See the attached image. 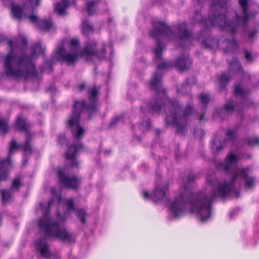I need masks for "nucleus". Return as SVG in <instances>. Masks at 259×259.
Returning <instances> with one entry per match:
<instances>
[{"label":"nucleus","instance_id":"49","mask_svg":"<svg viewBox=\"0 0 259 259\" xmlns=\"http://www.w3.org/2000/svg\"><path fill=\"white\" fill-rule=\"evenodd\" d=\"M4 3L6 5H10L11 7L14 5L13 0H3Z\"/></svg>","mask_w":259,"mask_h":259},{"label":"nucleus","instance_id":"31","mask_svg":"<svg viewBox=\"0 0 259 259\" xmlns=\"http://www.w3.org/2000/svg\"><path fill=\"white\" fill-rule=\"evenodd\" d=\"M22 183L19 178L15 179L12 183V185L10 188H12V191L14 192V190H16L17 192H19L20 190V188L22 186Z\"/></svg>","mask_w":259,"mask_h":259},{"label":"nucleus","instance_id":"18","mask_svg":"<svg viewBox=\"0 0 259 259\" xmlns=\"http://www.w3.org/2000/svg\"><path fill=\"white\" fill-rule=\"evenodd\" d=\"M32 136L30 132H27L25 137V142L20 145V147L22 149L25 154H31L33 152V147L31 143Z\"/></svg>","mask_w":259,"mask_h":259},{"label":"nucleus","instance_id":"32","mask_svg":"<svg viewBox=\"0 0 259 259\" xmlns=\"http://www.w3.org/2000/svg\"><path fill=\"white\" fill-rule=\"evenodd\" d=\"M216 139L213 140L211 148L215 152L218 153L224 148V145L226 143L227 140L224 139V144L220 143L219 145H216Z\"/></svg>","mask_w":259,"mask_h":259},{"label":"nucleus","instance_id":"27","mask_svg":"<svg viewBox=\"0 0 259 259\" xmlns=\"http://www.w3.org/2000/svg\"><path fill=\"white\" fill-rule=\"evenodd\" d=\"M67 0H62L61 2L56 5L55 11H57L59 15H63L64 14L67 7Z\"/></svg>","mask_w":259,"mask_h":259},{"label":"nucleus","instance_id":"57","mask_svg":"<svg viewBox=\"0 0 259 259\" xmlns=\"http://www.w3.org/2000/svg\"><path fill=\"white\" fill-rule=\"evenodd\" d=\"M155 132L156 135L159 136L161 132V130L160 129H156Z\"/></svg>","mask_w":259,"mask_h":259},{"label":"nucleus","instance_id":"23","mask_svg":"<svg viewBox=\"0 0 259 259\" xmlns=\"http://www.w3.org/2000/svg\"><path fill=\"white\" fill-rule=\"evenodd\" d=\"M99 3V0H93L87 2L86 9L89 16L94 14L96 10V6Z\"/></svg>","mask_w":259,"mask_h":259},{"label":"nucleus","instance_id":"33","mask_svg":"<svg viewBox=\"0 0 259 259\" xmlns=\"http://www.w3.org/2000/svg\"><path fill=\"white\" fill-rule=\"evenodd\" d=\"M154 53V61L158 62L162 61L163 51L164 50H153Z\"/></svg>","mask_w":259,"mask_h":259},{"label":"nucleus","instance_id":"55","mask_svg":"<svg viewBox=\"0 0 259 259\" xmlns=\"http://www.w3.org/2000/svg\"><path fill=\"white\" fill-rule=\"evenodd\" d=\"M51 194L53 195H56L57 194V190L55 188H52L51 190Z\"/></svg>","mask_w":259,"mask_h":259},{"label":"nucleus","instance_id":"39","mask_svg":"<svg viewBox=\"0 0 259 259\" xmlns=\"http://www.w3.org/2000/svg\"><path fill=\"white\" fill-rule=\"evenodd\" d=\"M189 82L188 79H186L185 81L182 84L180 89H177V92L179 93H183V90L187 89L188 88Z\"/></svg>","mask_w":259,"mask_h":259},{"label":"nucleus","instance_id":"37","mask_svg":"<svg viewBox=\"0 0 259 259\" xmlns=\"http://www.w3.org/2000/svg\"><path fill=\"white\" fill-rule=\"evenodd\" d=\"M66 204L67 207V210H75V206H74V200L73 198H70L66 201Z\"/></svg>","mask_w":259,"mask_h":259},{"label":"nucleus","instance_id":"10","mask_svg":"<svg viewBox=\"0 0 259 259\" xmlns=\"http://www.w3.org/2000/svg\"><path fill=\"white\" fill-rule=\"evenodd\" d=\"M57 177L60 184L64 187L77 190L80 185V178L76 176L68 177L62 168H59L57 172Z\"/></svg>","mask_w":259,"mask_h":259},{"label":"nucleus","instance_id":"4","mask_svg":"<svg viewBox=\"0 0 259 259\" xmlns=\"http://www.w3.org/2000/svg\"><path fill=\"white\" fill-rule=\"evenodd\" d=\"M99 94V89L96 85L89 88L87 97L90 104L87 105L85 101L75 100L73 104L72 115L67 122L66 127L70 129L72 137L77 140L81 139L85 133L84 129L80 125V113L85 109L89 113V119L98 112L97 108V101Z\"/></svg>","mask_w":259,"mask_h":259},{"label":"nucleus","instance_id":"46","mask_svg":"<svg viewBox=\"0 0 259 259\" xmlns=\"http://www.w3.org/2000/svg\"><path fill=\"white\" fill-rule=\"evenodd\" d=\"M151 120L148 119L147 121L142 122V125L145 126L146 128L149 130L151 128Z\"/></svg>","mask_w":259,"mask_h":259},{"label":"nucleus","instance_id":"38","mask_svg":"<svg viewBox=\"0 0 259 259\" xmlns=\"http://www.w3.org/2000/svg\"><path fill=\"white\" fill-rule=\"evenodd\" d=\"M67 143V139L65 135H60L58 137V144L61 146L64 145Z\"/></svg>","mask_w":259,"mask_h":259},{"label":"nucleus","instance_id":"58","mask_svg":"<svg viewBox=\"0 0 259 259\" xmlns=\"http://www.w3.org/2000/svg\"><path fill=\"white\" fill-rule=\"evenodd\" d=\"M204 116H205V113H202V114L201 115L200 117H199V120L200 121H201L203 120V119H204Z\"/></svg>","mask_w":259,"mask_h":259},{"label":"nucleus","instance_id":"47","mask_svg":"<svg viewBox=\"0 0 259 259\" xmlns=\"http://www.w3.org/2000/svg\"><path fill=\"white\" fill-rule=\"evenodd\" d=\"M85 85L86 83L85 82H82L81 84H79L77 86V88L79 92H81L84 90Z\"/></svg>","mask_w":259,"mask_h":259},{"label":"nucleus","instance_id":"17","mask_svg":"<svg viewBox=\"0 0 259 259\" xmlns=\"http://www.w3.org/2000/svg\"><path fill=\"white\" fill-rule=\"evenodd\" d=\"M8 44L10 49L25 47L27 44V40L22 36H18L12 39L9 40Z\"/></svg>","mask_w":259,"mask_h":259},{"label":"nucleus","instance_id":"2","mask_svg":"<svg viewBox=\"0 0 259 259\" xmlns=\"http://www.w3.org/2000/svg\"><path fill=\"white\" fill-rule=\"evenodd\" d=\"M172 61H163L158 63L157 70L153 78L150 81L151 89L156 91L155 97L148 104V111L151 113L158 112L166 104H169L168 113L165 118V126H174L178 135L183 136L187 131L188 118L193 111V107L190 104L186 106L183 111L182 106L176 99L168 98L165 89L161 87L162 73L161 70H166L173 66Z\"/></svg>","mask_w":259,"mask_h":259},{"label":"nucleus","instance_id":"29","mask_svg":"<svg viewBox=\"0 0 259 259\" xmlns=\"http://www.w3.org/2000/svg\"><path fill=\"white\" fill-rule=\"evenodd\" d=\"M76 216L80 219L82 224H85L86 222L87 212L85 209L83 208H79L76 210Z\"/></svg>","mask_w":259,"mask_h":259},{"label":"nucleus","instance_id":"26","mask_svg":"<svg viewBox=\"0 0 259 259\" xmlns=\"http://www.w3.org/2000/svg\"><path fill=\"white\" fill-rule=\"evenodd\" d=\"M81 31L85 35H88L93 32L94 28L88 20H85L83 22Z\"/></svg>","mask_w":259,"mask_h":259},{"label":"nucleus","instance_id":"41","mask_svg":"<svg viewBox=\"0 0 259 259\" xmlns=\"http://www.w3.org/2000/svg\"><path fill=\"white\" fill-rule=\"evenodd\" d=\"M121 119V117L120 116H116L114 118L112 119L111 121L110 124H109V127L112 128L114 126H115L117 124V123L119 121V120Z\"/></svg>","mask_w":259,"mask_h":259},{"label":"nucleus","instance_id":"3","mask_svg":"<svg viewBox=\"0 0 259 259\" xmlns=\"http://www.w3.org/2000/svg\"><path fill=\"white\" fill-rule=\"evenodd\" d=\"M239 4L242 9L244 17L237 15L235 12H227L226 0H211L208 19H203L201 14L196 12L191 19V23L194 24L200 23L203 25V31L212 27H218L222 31H230L234 33L238 25H244L249 18L247 0H239Z\"/></svg>","mask_w":259,"mask_h":259},{"label":"nucleus","instance_id":"5","mask_svg":"<svg viewBox=\"0 0 259 259\" xmlns=\"http://www.w3.org/2000/svg\"><path fill=\"white\" fill-rule=\"evenodd\" d=\"M10 50L7 55H0L3 61L5 73L7 77H24L27 79L29 76H35L37 71L30 57Z\"/></svg>","mask_w":259,"mask_h":259},{"label":"nucleus","instance_id":"61","mask_svg":"<svg viewBox=\"0 0 259 259\" xmlns=\"http://www.w3.org/2000/svg\"><path fill=\"white\" fill-rule=\"evenodd\" d=\"M52 203H53V201H52L51 200H50L48 202V206H49V207H50V206H51V205H52Z\"/></svg>","mask_w":259,"mask_h":259},{"label":"nucleus","instance_id":"21","mask_svg":"<svg viewBox=\"0 0 259 259\" xmlns=\"http://www.w3.org/2000/svg\"><path fill=\"white\" fill-rule=\"evenodd\" d=\"M16 126L19 130L25 132L26 135H27V132H29L28 131L29 124L25 118L22 117L18 118L16 121Z\"/></svg>","mask_w":259,"mask_h":259},{"label":"nucleus","instance_id":"7","mask_svg":"<svg viewBox=\"0 0 259 259\" xmlns=\"http://www.w3.org/2000/svg\"><path fill=\"white\" fill-rule=\"evenodd\" d=\"M49 210L43 212L42 217L38 220V228L43 230L46 237L53 236L62 241L71 240L72 235L65 228H61L58 221H52L49 216Z\"/></svg>","mask_w":259,"mask_h":259},{"label":"nucleus","instance_id":"14","mask_svg":"<svg viewBox=\"0 0 259 259\" xmlns=\"http://www.w3.org/2000/svg\"><path fill=\"white\" fill-rule=\"evenodd\" d=\"M29 20L35 24L36 27L42 31H49L53 27L52 23L50 20L44 19L40 21L36 15L29 16Z\"/></svg>","mask_w":259,"mask_h":259},{"label":"nucleus","instance_id":"20","mask_svg":"<svg viewBox=\"0 0 259 259\" xmlns=\"http://www.w3.org/2000/svg\"><path fill=\"white\" fill-rule=\"evenodd\" d=\"M2 193V203L5 205L6 203L9 202L13 197L14 191H12V188H10L8 190H1Z\"/></svg>","mask_w":259,"mask_h":259},{"label":"nucleus","instance_id":"64","mask_svg":"<svg viewBox=\"0 0 259 259\" xmlns=\"http://www.w3.org/2000/svg\"><path fill=\"white\" fill-rule=\"evenodd\" d=\"M27 162V160L24 161V162H24V164L25 162Z\"/></svg>","mask_w":259,"mask_h":259},{"label":"nucleus","instance_id":"19","mask_svg":"<svg viewBox=\"0 0 259 259\" xmlns=\"http://www.w3.org/2000/svg\"><path fill=\"white\" fill-rule=\"evenodd\" d=\"M230 72L235 71L237 72H243L242 66L236 58H233L231 62H228Z\"/></svg>","mask_w":259,"mask_h":259},{"label":"nucleus","instance_id":"36","mask_svg":"<svg viewBox=\"0 0 259 259\" xmlns=\"http://www.w3.org/2000/svg\"><path fill=\"white\" fill-rule=\"evenodd\" d=\"M246 142L247 145L249 146L259 145V137L246 138Z\"/></svg>","mask_w":259,"mask_h":259},{"label":"nucleus","instance_id":"11","mask_svg":"<svg viewBox=\"0 0 259 259\" xmlns=\"http://www.w3.org/2000/svg\"><path fill=\"white\" fill-rule=\"evenodd\" d=\"M84 146L82 143H79L77 144H71L68 147L67 151L65 154V156L67 160L71 161V167H75L76 168L79 167L78 162L75 159V157L78 152L81 150H84Z\"/></svg>","mask_w":259,"mask_h":259},{"label":"nucleus","instance_id":"13","mask_svg":"<svg viewBox=\"0 0 259 259\" xmlns=\"http://www.w3.org/2000/svg\"><path fill=\"white\" fill-rule=\"evenodd\" d=\"M191 65V59L189 54L186 53L178 56L175 62V65L181 71L188 70Z\"/></svg>","mask_w":259,"mask_h":259},{"label":"nucleus","instance_id":"1","mask_svg":"<svg viewBox=\"0 0 259 259\" xmlns=\"http://www.w3.org/2000/svg\"><path fill=\"white\" fill-rule=\"evenodd\" d=\"M237 156L231 153L226 156L224 162L217 164L218 169L230 175L231 178L229 182L219 183L210 195L202 192L193 194L185 187L184 192L180 193L178 198L169 205V210L175 218H179L183 214L186 209V204L189 202L192 205L191 212L196 211L201 222H204L209 219L211 214V206L216 197H226L235 187V181H232V169L233 165L237 163Z\"/></svg>","mask_w":259,"mask_h":259},{"label":"nucleus","instance_id":"30","mask_svg":"<svg viewBox=\"0 0 259 259\" xmlns=\"http://www.w3.org/2000/svg\"><path fill=\"white\" fill-rule=\"evenodd\" d=\"M199 99L201 104L204 108L205 109L210 100L208 94L204 93H201Z\"/></svg>","mask_w":259,"mask_h":259},{"label":"nucleus","instance_id":"48","mask_svg":"<svg viewBox=\"0 0 259 259\" xmlns=\"http://www.w3.org/2000/svg\"><path fill=\"white\" fill-rule=\"evenodd\" d=\"M42 47H44L41 41H38L34 45L33 49H42Z\"/></svg>","mask_w":259,"mask_h":259},{"label":"nucleus","instance_id":"9","mask_svg":"<svg viewBox=\"0 0 259 259\" xmlns=\"http://www.w3.org/2000/svg\"><path fill=\"white\" fill-rule=\"evenodd\" d=\"M236 164V163L233 165V182H236L238 179H242L245 180V186L246 188L251 189L254 187L256 179L254 176L249 177L248 176L250 170L249 167L235 166Z\"/></svg>","mask_w":259,"mask_h":259},{"label":"nucleus","instance_id":"54","mask_svg":"<svg viewBox=\"0 0 259 259\" xmlns=\"http://www.w3.org/2000/svg\"><path fill=\"white\" fill-rule=\"evenodd\" d=\"M143 195L144 198L146 199H149V198L150 197L149 193L147 191L144 192L143 193Z\"/></svg>","mask_w":259,"mask_h":259},{"label":"nucleus","instance_id":"44","mask_svg":"<svg viewBox=\"0 0 259 259\" xmlns=\"http://www.w3.org/2000/svg\"><path fill=\"white\" fill-rule=\"evenodd\" d=\"M245 58L248 62H252L253 61V56L251 53L248 52L246 50L244 51Z\"/></svg>","mask_w":259,"mask_h":259},{"label":"nucleus","instance_id":"45","mask_svg":"<svg viewBox=\"0 0 259 259\" xmlns=\"http://www.w3.org/2000/svg\"><path fill=\"white\" fill-rule=\"evenodd\" d=\"M97 47V43L94 40H91L89 41L87 46L84 49H93L94 47Z\"/></svg>","mask_w":259,"mask_h":259},{"label":"nucleus","instance_id":"22","mask_svg":"<svg viewBox=\"0 0 259 259\" xmlns=\"http://www.w3.org/2000/svg\"><path fill=\"white\" fill-rule=\"evenodd\" d=\"M65 43H68L69 46L72 47L73 49H78L80 47L79 39L75 38L70 39L68 41L67 40H63L62 41V46L58 49H64V44Z\"/></svg>","mask_w":259,"mask_h":259},{"label":"nucleus","instance_id":"43","mask_svg":"<svg viewBox=\"0 0 259 259\" xmlns=\"http://www.w3.org/2000/svg\"><path fill=\"white\" fill-rule=\"evenodd\" d=\"M243 89L240 84L235 85L234 93L235 95H239L243 93Z\"/></svg>","mask_w":259,"mask_h":259},{"label":"nucleus","instance_id":"35","mask_svg":"<svg viewBox=\"0 0 259 259\" xmlns=\"http://www.w3.org/2000/svg\"><path fill=\"white\" fill-rule=\"evenodd\" d=\"M9 129V127L7 122L4 120L0 119V131L3 134L6 135Z\"/></svg>","mask_w":259,"mask_h":259},{"label":"nucleus","instance_id":"25","mask_svg":"<svg viewBox=\"0 0 259 259\" xmlns=\"http://www.w3.org/2000/svg\"><path fill=\"white\" fill-rule=\"evenodd\" d=\"M11 9L14 17L17 19H21L24 11V7H21L18 5L14 4L11 7Z\"/></svg>","mask_w":259,"mask_h":259},{"label":"nucleus","instance_id":"40","mask_svg":"<svg viewBox=\"0 0 259 259\" xmlns=\"http://www.w3.org/2000/svg\"><path fill=\"white\" fill-rule=\"evenodd\" d=\"M236 131L234 130L229 129L226 133L227 137L229 140H233L235 137Z\"/></svg>","mask_w":259,"mask_h":259},{"label":"nucleus","instance_id":"34","mask_svg":"<svg viewBox=\"0 0 259 259\" xmlns=\"http://www.w3.org/2000/svg\"><path fill=\"white\" fill-rule=\"evenodd\" d=\"M224 108L227 112L232 113L235 110V106L233 104V101L232 100H230L227 102L224 105Z\"/></svg>","mask_w":259,"mask_h":259},{"label":"nucleus","instance_id":"28","mask_svg":"<svg viewBox=\"0 0 259 259\" xmlns=\"http://www.w3.org/2000/svg\"><path fill=\"white\" fill-rule=\"evenodd\" d=\"M20 145L17 144L16 139L13 138L10 142L8 156L6 159H9V160H11L13 153L17 149L20 148Z\"/></svg>","mask_w":259,"mask_h":259},{"label":"nucleus","instance_id":"6","mask_svg":"<svg viewBox=\"0 0 259 259\" xmlns=\"http://www.w3.org/2000/svg\"><path fill=\"white\" fill-rule=\"evenodd\" d=\"M177 33L174 32L164 22L156 21L153 22L152 29L149 32L151 37L155 40L157 47L155 49H163L161 39L184 40L189 38L191 33L187 28V23L183 22L176 26Z\"/></svg>","mask_w":259,"mask_h":259},{"label":"nucleus","instance_id":"16","mask_svg":"<svg viewBox=\"0 0 259 259\" xmlns=\"http://www.w3.org/2000/svg\"><path fill=\"white\" fill-rule=\"evenodd\" d=\"M11 167V161L9 159H0V182L8 179L9 170Z\"/></svg>","mask_w":259,"mask_h":259},{"label":"nucleus","instance_id":"63","mask_svg":"<svg viewBox=\"0 0 259 259\" xmlns=\"http://www.w3.org/2000/svg\"><path fill=\"white\" fill-rule=\"evenodd\" d=\"M198 3H201V0H196Z\"/></svg>","mask_w":259,"mask_h":259},{"label":"nucleus","instance_id":"24","mask_svg":"<svg viewBox=\"0 0 259 259\" xmlns=\"http://www.w3.org/2000/svg\"><path fill=\"white\" fill-rule=\"evenodd\" d=\"M230 77L229 75H227L226 72L222 73L221 75L219 78L220 88L219 90L222 91L223 90L225 89L229 81L230 80Z\"/></svg>","mask_w":259,"mask_h":259},{"label":"nucleus","instance_id":"52","mask_svg":"<svg viewBox=\"0 0 259 259\" xmlns=\"http://www.w3.org/2000/svg\"><path fill=\"white\" fill-rule=\"evenodd\" d=\"M230 44L231 45V46L234 48V49H236L237 48L238 46V44L237 42L234 40H232L231 42H230Z\"/></svg>","mask_w":259,"mask_h":259},{"label":"nucleus","instance_id":"62","mask_svg":"<svg viewBox=\"0 0 259 259\" xmlns=\"http://www.w3.org/2000/svg\"><path fill=\"white\" fill-rule=\"evenodd\" d=\"M251 157H252V156H251V154H248V155H247V158H248V159H250V158H251Z\"/></svg>","mask_w":259,"mask_h":259},{"label":"nucleus","instance_id":"53","mask_svg":"<svg viewBox=\"0 0 259 259\" xmlns=\"http://www.w3.org/2000/svg\"><path fill=\"white\" fill-rule=\"evenodd\" d=\"M31 3L33 4L35 2V6H38L40 2V0H29Z\"/></svg>","mask_w":259,"mask_h":259},{"label":"nucleus","instance_id":"8","mask_svg":"<svg viewBox=\"0 0 259 259\" xmlns=\"http://www.w3.org/2000/svg\"><path fill=\"white\" fill-rule=\"evenodd\" d=\"M96 50H73L67 52L66 50H57L54 53V58L61 63L67 65H74L79 58H85L88 60L95 53Z\"/></svg>","mask_w":259,"mask_h":259},{"label":"nucleus","instance_id":"60","mask_svg":"<svg viewBox=\"0 0 259 259\" xmlns=\"http://www.w3.org/2000/svg\"><path fill=\"white\" fill-rule=\"evenodd\" d=\"M140 110L142 113H145L146 111L144 110V108L143 107H140Z\"/></svg>","mask_w":259,"mask_h":259},{"label":"nucleus","instance_id":"59","mask_svg":"<svg viewBox=\"0 0 259 259\" xmlns=\"http://www.w3.org/2000/svg\"><path fill=\"white\" fill-rule=\"evenodd\" d=\"M4 38L5 36L2 34H0V43L4 40Z\"/></svg>","mask_w":259,"mask_h":259},{"label":"nucleus","instance_id":"56","mask_svg":"<svg viewBox=\"0 0 259 259\" xmlns=\"http://www.w3.org/2000/svg\"><path fill=\"white\" fill-rule=\"evenodd\" d=\"M233 50H227V49H226V50H224V53L225 54H228L229 53H233V52L232 51H233Z\"/></svg>","mask_w":259,"mask_h":259},{"label":"nucleus","instance_id":"12","mask_svg":"<svg viewBox=\"0 0 259 259\" xmlns=\"http://www.w3.org/2000/svg\"><path fill=\"white\" fill-rule=\"evenodd\" d=\"M168 191L169 185L168 184H165L161 186L156 185L154 190L150 195V198L155 203L167 200Z\"/></svg>","mask_w":259,"mask_h":259},{"label":"nucleus","instance_id":"51","mask_svg":"<svg viewBox=\"0 0 259 259\" xmlns=\"http://www.w3.org/2000/svg\"><path fill=\"white\" fill-rule=\"evenodd\" d=\"M257 33V30H253L251 31H250L249 33V38H252L253 37L256 35Z\"/></svg>","mask_w":259,"mask_h":259},{"label":"nucleus","instance_id":"50","mask_svg":"<svg viewBox=\"0 0 259 259\" xmlns=\"http://www.w3.org/2000/svg\"><path fill=\"white\" fill-rule=\"evenodd\" d=\"M195 180V176L194 175L190 174L188 177V181L189 182L194 181Z\"/></svg>","mask_w":259,"mask_h":259},{"label":"nucleus","instance_id":"15","mask_svg":"<svg viewBox=\"0 0 259 259\" xmlns=\"http://www.w3.org/2000/svg\"><path fill=\"white\" fill-rule=\"evenodd\" d=\"M35 245L42 256L47 258H50L51 253L49 251V245L45 238H41L37 239L35 242Z\"/></svg>","mask_w":259,"mask_h":259},{"label":"nucleus","instance_id":"42","mask_svg":"<svg viewBox=\"0 0 259 259\" xmlns=\"http://www.w3.org/2000/svg\"><path fill=\"white\" fill-rule=\"evenodd\" d=\"M210 44L206 45L205 47L208 49H212L215 47H218V40L217 39L212 38L210 40Z\"/></svg>","mask_w":259,"mask_h":259}]
</instances>
